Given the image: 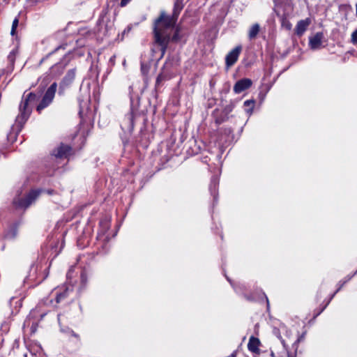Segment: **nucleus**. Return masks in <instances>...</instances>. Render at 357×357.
<instances>
[{
  "mask_svg": "<svg viewBox=\"0 0 357 357\" xmlns=\"http://www.w3.org/2000/svg\"><path fill=\"white\" fill-rule=\"evenodd\" d=\"M158 32L160 33V38L161 39H163L164 38H167V41L166 43H165L164 44H161L158 42H157L156 39H155V27H156V23L155 22H153V45H157L160 47V50L161 52V58L163 57V56L165 55L167 50V47H168V45L169 44L170 42H172V43H178L183 36L181 35V33L180 32H176V31H174V34L172 35V36H171V33L169 31V29H172L174 26H165V22H160L158 24Z\"/></svg>",
  "mask_w": 357,
  "mask_h": 357,
  "instance_id": "f257e3e1",
  "label": "nucleus"
},
{
  "mask_svg": "<svg viewBox=\"0 0 357 357\" xmlns=\"http://www.w3.org/2000/svg\"><path fill=\"white\" fill-rule=\"evenodd\" d=\"M183 8V6L182 1L181 0H176L174 5V9L172 15H167L164 10L160 12V15L153 22L156 23L155 39L157 42L161 44H164L167 41V38H164L163 39L160 38V33L158 30V24L160 22H165V26H174Z\"/></svg>",
  "mask_w": 357,
  "mask_h": 357,
  "instance_id": "f03ea898",
  "label": "nucleus"
},
{
  "mask_svg": "<svg viewBox=\"0 0 357 357\" xmlns=\"http://www.w3.org/2000/svg\"><path fill=\"white\" fill-rule=\"evenodd\" d=\"M38 100V96L30 92L26 97L23 96L22 100L20 105V114L16 117V123L22 128L29 119L31 109L29 107V102H34Z\"/></svg>",
  "mask_w": 357,
  "mask_h": 357,
  "instance_id": "7ed1b4c3",
  "label": "nucleus"
},
{
  "mask_svg": "<svg viewBox=\"0 0 357 357\" xmlns=\"http://www.w3.org/2000/svg\"><path fill=\"white\" fill-rule=\"evenodd\" d=\"M40 194V190H31L24 197L15 198L13 199V204L17 208H27Z\"/></svg>",
  "mask_w": 357,
  "mask_h": 357,
  "instance_id": "20e7f679",
  "label": "nucleus"
},
{
  "mask_svg": "<svg viewBox=\"0 0 357 357\" xmlns=\"http://www.w3.org/2000/svg\"><path fill=\"white\" fill-rule=\"evenodd\" d=\"M57 89V84L56 82H53L50 87L47 89L45 91L41 101L36 107V110L39 113L41 112V111L47 107L52 101L54 98L56 91Z\"/></svg>",
  "mask_w": 357,
  "mask_h": 357,
  "instance_id": "39448f33",
  "label": "nucleus"
},
{
  "mask_svg": "<svg viewBox=\"0 0 357 357\" xmlns=\"http://www.w3.org/2000/svg\"><path fill=\"white\" fill-rule=\"evenodd\" d=\"M73 154V150L72 146L62 142L54 149L51 153L52 155L59 159H67Z\"/></svg>",
  "mask_w": 357,
  "mask_h": 357,
  "instance_id": "423d86ee",
  "label": "nucleus"
},
{
  "mask_svg": "<svg viewBox=\"0 0 357 357\" xmlns=\"http://www.w3.org/2000/svg\"><path fill=\"white\" fill-rule=\"evenodd\" d=\"M242 51V46L238 45L230 51L225 57V64L227 68L234 66L237 61L238 56Z\"/></svg>",
  "mask_w": 357,
  "mask_h": 357,
  "instance_id": "0eeeda50",
  "label": "nucleus"
},
{
  "mask_svg": "<svg viewBox=\"0 0 357 357\" xmlns=\"http://www.w3.org/2000/svg\"><path fill=\"white\" fill-rule=\"evenodd\" d=\"M135 116L132 110L126 114L123 119L121 128L123 130L132 132L135 126Z\"/></svg>",
  "mask_w": 357,
  "mask_h": 357,
  "instance_id": "6e6552de",
  "label": "nucleus"
},
{
  "mask_svg": "<svg viewBox=\"0 0 357 357\" xmlns=\"http://www.w3.org/2000/svg\"><path fill=\"white\" fill-rule=\"evenodd\" d=\"M252 84V82L250 79L243 78L236 82L233 89L236 93H240L249 89Z\"/></svg>",
  "mask_w": 357,
  "mask_h": 357,
  "instance_id": "1a4fd4ad",
  "label": "nucleus"
},
{
  "mask_svg": "<svg viewBox=\"0 0 357 357\" xmlns=\"http://www.w3.org/2000/svg\"><path fill=\"white\" fill-rule=\"evenodd\" d=\"M75 77V69H70L68 70L66 75L62 79L60 83V89H64L66 87L70 85Z\"/></svg>",
  "mask_w": 357,
  "mask_h": 357,
  "instance_id": "9d476101",
  "label": "nucleus"
},
{
  "mask_svg": "<svg viewBox=\"0 0 357 357\" xmlns=\"http://www.w3.org/2000/svg\"><path fill=\"white\" fill-rule=\"evenodd\" d=\"M261 345V342L259 338L255 337V336H251L249 339V342L248 344V350L255 354H260L259 346Z\"/></svg>",
  "mask_w": 357,
  "mask_h": 357,
  "instance_id": "9b49d317",
  "label": "nucleus"
},
{
  "mask_svg": "<svg viewBox=\"0 0 357 357\" xmlns=\"http://www.w3.org/2000/svg\"><path fill=\"white\" fill-rule=\"evenodd\" d=\"M324 33L322 32H317L315 35L309 40V44L312 49L316 50L321 46Z\"/></svg>",
  "mask_w": 357,
  "mask_h": 357,
  "instance_id": "f8f14e48",
  "label": "nucleus"
},
{
  "mask_svg": "<svg viewBox=\"0 0 357 357\" xmlns=\"http://www.w3.org/2000/svg\"><path fill=\"white\" fill-rule=\"evenodd\" d=\"M310 24V20L309 18L298 21L295 28V33L299 36H302Z\"/></svg>",
  "mask_w": 357,
  "mask_h": 357,
  "instance_id": "ddd939ff",
  "label": "nucleus"
},
{
  "mask_svg": "<svg viewBox=\"0 0 357 357\" xmlns=\"http://www.w3.org/2000/svg\"><path fill=\"white\" fill-rule=\"evenodd\" d=\"M212 116L215 119V124L218 126L220 125L225 121H227L229 119V116H227L226 114H223V112L220 111L218 109H215L213 112Z\"/></svg>",
  "mask_w": 357,
  "mask_h": 357,
  "instance_id": "4468645a",
  "label": "nucleus"
},
{
  "mask_svg": "<svg viewBox=\"0 0 357 357\" xmlns=\"http://www.w3.org/2000/svg\"><path fill=\"white\" fill-rule=\"evenodd\" d=\"M354 275H351V276H348L347 277V280L344 282H343L342 284H340V287H338V289L336 290V291L331 296V298L329 299V301H328V303L324 305L323 306L320 310H317V312L315 311L314 312V319L317 318L325 309L326 307H327V305H328V303H330V301H331V299L333 298V296H335V294L339 291L341 288L344 286V284L349 280H351V278L354 276Z\"/></svg>",
  "mask_w": 357,
  "mask_h": 357,
  "instance_id": "2eb2a0df",
  "label": "nucleus"
},
{
  "mask_svg": "<svg viewBox=\"0 0 357 357\" xmlns=\"http://www.w3.org/2000/svg\"><path fill=\"white\" fill-rule=\"evenodd\" d=\"M260 31V26L259 24L256 23L254 24L250 29L249 33H248V37L250 40L255 39L257 36L258 35L259 32Z\"/></svg>",
  "mask_w": 357,
  "mask_h": 357,
  "instance_id": "dca6fc26",
  "label": "nucleus"
},
{
  "mask_svg": "<svg viewBox=\"0 0 357 357\" xmlns=\"http://www.w3.org/2000/svg\"><path fill=\"white\" fill-rule=\"evenodd\" d=\"M278 15L280 17L282 26L288 31L291 30L292 25L289 20H288L287 15L283 14L282 15H280L279 14H278Z\"/></svg>",
  "mask_w": 357,
  "mask_h": 357,
  "instance_id": "f3484780",
  "label": "nucleus"
},
{
  "mask_svg": "<svg viewBox=\"0 0 357 357\" xmlns=\"http://www.w3.org/2000/svg\"><path fill=\"white\" fill-rule=\"evenodd\" d=\"M255 101L254 100H248L244 102L245 111L251 114L255 107Z\"/></svg>",
  "mask_w": 357,
  "mask_h": 357,
  "instance_id": "a211bd4d",
  "label": "nucleus"
},
{
  "mask_svg": "<svg viewBox=\"0 0 357 357\" xmlns=\"http://www.w3.org/2000/svg\"><path fill=\"white\" fill-rule=\"evenodd\" d=\"M168 78L169 77L166 74H165L163 72H161L156 78L155 87H159L161 82L168 79Z\"/></svg>",
  "mask_w": 357,
  "mask_h": 357,
  "instance_id": "6ab92c4d",
  "label": "nucleus"
},
{
  "mask_svg": "<svg viewBox=\"0 0 357 357\" xmlns=\"http://www.w3.org/2000/svg\"><path fill=\"white\" fill-rule=\"evenodd\" d=\"M19 24V19L18 17H15L14 20L13 21L12 24V28L10 31L11 36H15L16 34V29Z\"/></svg>",
  "mask_w": 357,
  "mask_h": 357,
  "instance_id": "aec40b11",
  "label": "nucleus"
},
{
  "mask_svg": "<svg viewBox=\"0 0 357 357\" xmlns=\"http://www.w3.org/2000/svg\"><path fill=\"white\" fill-rule=\"evenodd\" d=\"M150 69V66L147 63H141V72L144 75H147Z\"/></svg>",
  "mask_w": 357,
  "mask_h": 357,
  "instance_id": "412c9836",
  "label": "nucleus"
},
{
  "mask_svg": "<svg viewBox=\"0 0 357 357\" xmlns=\"http://www.w3.org/2000/svg\"><path fill=\"white\" fill-rule=\"evenodd\" d=\"M68 296V291L67 290H65L64 291H63L62 293H60L59 294L56 295V302L57 303H60L62 300H63L64 298H66V297Z\"/></svg>",
  "mask_w": 357,
  "mask_h": 357,
  "instance_id": "4be33fe9",
  "label": "nucleus"
},
{
  "mask_svg": "<svg viewBox=\"0 0 357 357\" xmlns=\"http://www.w3.org/2000/svg\"><path fill=\"white\" fill-rule=\"evenodd\" d=\"M233 109L234 105L232 104H229L226 105L222 112H223V114H226L227 116H229V114L232 112Z\"/></svg>",
  "mask_w": 357,
  "mask_h": 357,
  "instance_id": "5701e85b",
  "label": "nucleus"
},
{
  "mask_svg": "<svg viewBox=\"0 0 357 357\" xmlns=\"http://www.w3.org/2000/svg\"><path fill=\"white\" fill-rule=\"evenodd\" d=\"M273 333H274V334H275V335H276L279 339H280V340H281V342H282V344L283 347H284V348H286V347H287V344H286V343H285V341H284V340H282V337H281V335H280V333L279 330H278V329H277V328H274V330H273Z\"/></svg>",
  "mask_w": 357,
  "mask_h": 357,
  "instance_id": "b1692460",
  "label": "nucleus"
},
{
  "mask_svg": "<svg viewBox=\"0 0 357 357\" xmlns=\"http://www.w3.org/2000/svg\"><path fill=\"white\" fill-rule=\"evenodd\" d=\"M351 43L357 45V29L351 33Z\"/></svg>",
  "mask_w": 357,
  "mask_h": 357,
  "instance_id": "393cba45",
  "label": "nucleus"
},
{
  "mask_svg": "<svg viewBox=\"0 0 357 357\" xmlns=\"http://www.w3.org/2000/svg\"><path fill=\"white\" fill-rule=\"evenodd\" d=\"M304 336H305V333H303L302 335H301L298 338L297 340H296V342L294 343V347H295V350L296 351L297 348H298V344L302 341V340L304 338Z\"/></svg>",
  "mask_w": 357,
  "mask_h": 357,
  "instance_id": "a878e982",
  "label": "nucleus"
},
{
  "mask_svg": "<svg viewBox=\"0 0 357 357\" xmlns=\"http://www.w3.org/2000/svg\"><path fill=\"white\" fill-rule=\"evenodd\" d=\"M66 45H59L57 47H56L54 49V51L50 52L47 56L46 57L47 58L48 56H50L51 54H52L53 53H54L55 52L58 51L60 49H63V50H65L66 49Z\"/></svg>",
  "mask_w": 357,
  "mask_h": 357,
  "instance_id": "bb28decb",
  "label": "nucleus"
},
{
  "mask_svg": "<svg viewBox=\"0 0 357 357\" xmlns=\"http://www.w3.org/2000/svg\"><path fill=\"white\" fill-rule=\"evenodd\" d=\"M131 0H121L120 3L121 7H125Z\"/></svg>",
  "mask_w": 357,
  "mask_h": 357,
  "instance_id": "cd10ccee",
  "label": "nucleus"
},
{
  "mask_svg": "<svg viewBox=\"0 0 357 357\" xmlns=\"http://www.w3.org/2000/svg\"><path fill=\"white\" fill-rule=\"evenodd\" d=\"M174 31H176V32H181V30H182V27L180 24H178V25H175L174 26Z\"/></svg>",
  "mask_w": 357,
  "mask_h": 357,
  "instance_id": "c85d7f7f",
  "label": "nucleus"
},
{
  "mask_svg": "<svg viewBox=\"0 0 357 357\" xmlns=\"http://www.w3.org/2000/svg\"><path fill=\"white\" fill-rule=\"evenodd\" d=\"M16 235H17V231L15 229V230L13 231V233H12V235H11L10 238H15V237L16 236Z\"/></svg>",
  "mask_w": 357,
  "mask_h": 357,
  "instance_id": "c756f323",
  "label": "nucleus"
},
{
  "mask_svg": "<svg viewBox=\"0 0 357 357\" xmlns=\"http://www.w3.org/2000/svg\"><path fill=\"white\" fill-rule=\"evenodd\" d=\"M282 0H273V2L275 6H278L279 3H280Z\"/></svg>",
  "mask_w": 357,
  "mask_h": 357,
  "instance_id": "7c9ffc66",
  "label": "nucleus"
},
{
  "mask_svg": "<svg viewBox=\"0 0 357 357\" xmlns=\"http://www.w3.org/2000/svg\"><path fill=\"white\" fill-rule=\"evenodd\" d=\"M71 335L74 337H75L76 338H79V335L77 334H76L74 331H71Z\"/></svg>",
  "mask_w": 357,
  "mask_h": 357,
  "instance_id": "2f4dec72",
  "label": "nucleus"
},
{
  "mask_svg": "<svg viewBox=\"0 0 357 357\" xmlns=\"http://www.w3.org/2000/svg\"><path fill=\"white\" fill-rule=\"evenodd\" d=\"M287 357H296V354H293L290 352H287Z\"/></svg>",
  "mask_w": 357,
  "mask_h": 357,
  "instance_id": "473e14b6",
  "label": "nucleus"
},
{
  "mask_svg": "<svg viewBox=\"0 0 357 357\" xmlns=\"http://www.w3.org/2000/svg\"><path fill=\"white\" fill-rule=\"evenodd\" d=\"M115 58H116V56H112V57L110 58L109 61H110L111 63H114V60H115Z\"/></svg>",
  "mask_w": 357,
  "mask_h": 357,
  "instance_id": "72a5a7b5",
  "label": "nucleus"
},
{
  "mask_svg": "<svg viewBox=\"0 0 357 357\" xmlns=\"http://www.w3.org/2000/svg\"><path fill=\"white\" fill-rule=\"evenodd\" d=\"M236 351H235V352H234V353L231 354V356H232V357H235V356H236Z\"/></svg>",
  "mask_w": 357,
  "mask_h": 357,
  "instance_id": "f704fd0d",
  "label": "nucleus"
},
{
  "mask_svg": "<svg viewBox=\"0 0 357 357\" xmlns=\"http://www.w3.org/2000/svg\"><path fill=\"white\" fill-rule=\"evenodd\" d=\"M23 357H27V354L26 353H24L23 355H22Z\"/></svg>",
  "mask_w": 357,
  "mask_h": 357,
  "instance_id": "c9c22d12",
  "label": "nucleus"
},
{
  "mask_svg": "<svg viewBox=\"0 0 357 357\" xmlns=\"http://www.w3.org/2000/svg\"><path fill=\"white\" fill-rule=\"evenodd\" d=\"M271 356H272V357H275V354H274V353H273V352H271Z\"/></svg>",
  "mask_w": 357,
  "mask_h": 357,
  "instance_id": "e433bc0d",
  "label": "nucleus"
},
{
  "mask_svg": "<svg viewBox=\"0 0 357 357\" xmlns=\"http://www.w3.org/2000/svg\"><path fill=\"white\" fill-rule=\"evenodd\" d=\"M357 273V271L354 273V275H356Z\"/></svg>",
  "mask_w": 357,
  "mask_h": 357,
  "instance_id": "4c0bfd02",
  "label": "nucleus"
}]
</instances>
